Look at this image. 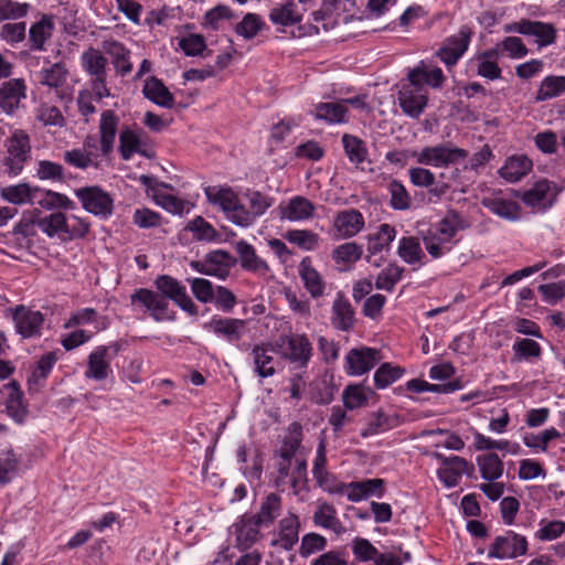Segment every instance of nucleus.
<instances>
[{"instance_id":"61","label":"nucleus","mask_w":565,"mask_h":565,"mask_svg":"<svg viewBox=\"0 0 565 565\" xmlns=\"http://www.w3.org/2000/svg\"><path fill=\"white\" fill-rule=\"evenodd\" d=\"M286 238L297 246L311 250L318 246L319 236L312 231L308 230H292L286 234Z\"/></svg>"},{"instance_id":"51","label":"nucleus","mask_w":565,"mask_h":565,"mask_svg":"<svg viewBox=\"0 0 565 565\" xmlns=\"http://www.w3.org/2000/svg\"><path fill=\"white\" fill-rule=\"evenodd\" d=\"M140 136L131 129H124L119 135V152L124 160H129L134 153L139 152L146 156V152L140 150Z\"/></svg>"},{"instance_id":"55","label":"nucleus","mask_w":565,"mask_h":565,"mask_svg":"<svg viewBox=\"0 0 565 565\" xmlns=\"http://www.w3.org/2000/svg\"><path fill=\"white\" fill-rule=\"evenodd\" d=\"M404 373V370L391 363H383L374 373L375 386L380 390L386 388L396 382Z\"/></svg>"},{"instance_id":"7","label":"nucleus","mask_w":565,"mask_h":565,"mask_svg":"<svg viewBox=\"0 0 565 565\" xmlns=\"http://www.w3.org/2000/svg\"><path fill=\"white\" fill-rule=\"evenodd\" d=\"M299 516L294 512H288L273 531L270 545L284 551H291L299 541Z\"/></svg>"},{"instance_id":"58","label":"nucleus","mask_w":565,"mask_h":565,"mask_svg":"<svg viewBox=\"0 0 565 565\" xmlns=\"http://www.w3.org/2000/svg\"><path fill=\"white\" fill-rule=\"evenodd\" d=\"M475 440H476L475 446L478 450L498 449V450H507L511 454H516L519 450L518 444H512L511 441H509L507 439H500V440L491 439L490 437H487L480 433H477L475 435Z\"/></svg>"},{"instance_id":"4","label":"nucleus","mask_w":565,"mask_h":565,"mask_svg":"<svg viewBox=\"0 0 565 565\" xmlns=\"http://www.w3.org/2000/svg\"><path fill=\"white\" fill-rule=\"evenodd\" d=\"M415 156L417 162L420 164L447 167L466 159L468 151L458 147H451L449 143H443L434 147H425Z\"/></svg>"},{"instance_id":"29","label":"nucleus","mask_w":565,"mask_h":565,"mask_svg":"<svg viewBox=\"0 0 565 565\" xmlns=\"http://www.w3.org/2000/svg\"><path fill=\"white\" fill-rule=\"evenodd\" d=\"M256 519L252 515H244L239 522L235 524L236 544L241 550H247L255 544L260 537L259 527Z\"/></svg>"},{"instance_id":"17","label":"nucleus","mask_w":565,"mask_h":565,"mask_svg":"<svg viewBox=\"0 0 565 565\" xmlns=\"http://www.w3.org/2000/svg\"><path fill=\"white\" fill-rule=\"evenodd\" d=\"M298 275L303 288L313 300L322 298L327 294L328 282L315 268L310 257L301 259L298 266Z\"/></svg>"},{"instance_id":"2","label":"nucleus","mask_w":565,"mask_h":565,"mask_svg":"<svg viewBox=\"0 0 565 565\" xmlns=\"http://www.w3.org/2000/svg\"><path fill=\"white\" fill-rule=\"evenodd\" d=\"M468 226L462 216L449 211L447 215L438 223L435 231H429L423 237V243L427 253L433 258H440L451 250L452 239L456 234Z\"/></svg>"},{"instance_id":"21","label":"nucleus","mask_w":565,"mask_h":565,"mask_svg":"<svg viewBox=\"0 0 565 565\" xmlns=\"http://www.w3.org/2000/svg\"><path fill=\"white\" fill-rule=\"evenodd\" d=\"M26 97V85L22 78H13L0 87V113L12 115Z\"/></svg>"},{"instance_id":"57","label":"nucleus","mask_w":565,"mask_h":565,"mask_svg":"<svg viewBox=\"0 0 565 565\" xmlns=\"http://www.w3.org/2000/svg\"><path fill=\"white\" fill-rule=\"evenodd\" d=\"M265 26L263 19L256 13H247L243 20L235 26L238 35L246 40L255 38Z\"/></svg>"},{"instance_id":"3","label":"nucleus","mask_w":565,"mask_h":565,"mask_svg":"<svg viewBox=\"0 0 565 565\" xmlns=\"http://www.w3.org/2000/svg\"><path fill=\"white\" fill-rule=\"evenodd\" d=\"M7 156L3 159L6 172L9 175H18L30 159V137L23 130H14L6 141Z\"/></svg>"},{"instance_id":"45","label":"nucleus","mask_w":565,"mask_h":565,"mask_svg":"<svg viewBox=\"0 0 565 565\" xmlns=\"http://www.w3.org/2000/svg\"><path fill=\"white\" fill-rule=\"evenodd\" d=\"M82 66L89 76L107 75V60L100 51L89 47L81 56Z\"/></svg>"},{"instance_id":"43","label":"nucleus","mask_w":565,"mask_h":565,"mask_svg":"<svg viewBox=\"0 0 565 565\" xmlns=\"http://www.w3.org/2000/svg\"><path fill=\"white\" fill-rule=\"evenodd\" d=\"M68 218L62 212H54L38 221L39 228L50 237L55 235L67 237Z\"/></svg>"},{"instance_id":"11","label":"nucleus","mask_w":565,"mask_h":565,"mask_svg":"<svg viewBox=\"0 0 565 565\" xmlns=\"http://www.w3.org/2000/svg\"><path fill=\"white\" fill-rule=\"evenodd\" d=\"M281 355L300 367L307 366L312 352L309 339L305 334H296L279 339Z\"/></svg>"},{"instance_id":"34","label":"nucleus","mask_w":565,"mask_h":565,"mask_svg":"<svg viewBox=\"0 0 565 565\" xmlns=\"http://www.w3.org/2000/svg\"><path fill=\"white\" fill-rule=\"evenodd\" d=\"M384 481L382 479H367L360 482H350L347 486V497L358 502L371 495L382 497Z\"/></svg>"},{"instance_id":"32","label":"nucleus","mask_w":565,"mask_h":565,"mask_svg":"<svg viewBox=\"0 0 565 565\" xmlns=\"http://www.w3.org/2000/svg\"><path fill=\"white\" fill-rule=\"evenodd\" d=\"M499 49H489L476 55L477 74L490 81L499 79L502 71L498 65Z\"/></svg>"},{"instance_id":"52","label":"nucleus","mask_w":565,"mask_h":565,"mask_svg":"<svg viewBox=\"0 0 565 565\" xmlns=\"http://www.w3.org/2000/svg\"><path fill=\"white\" fill-rule=\"evenodd\" d=\"M404 268L396 264H388L377 275L375 287L381 290L392 291L394 286L402 279Z\"/></svg>"},{"instance_id":"18","label":"nucleus","mask_w":565,"mask_h":565,"mask_svg":"<svg viewBox=\"0 0 565 565\" xmlns=\"http://www.w3.org/2000/svg\"><path fill=\"white\" fill-rule=\"evenodd\" d=\"M330 322L334 329L342 332H349L354 329L356 322L355 311L342 291H338L332 301Z\"/></svg>"},{"instance_id":"10","label":"nucleus","mask_w":565,"mask_h":565,"mask_svg":"<svg viewBox=\"0 0 565 565\" xmlns=\"http://www.w3.org/2000/svg\"><path fill=\"white\" fill-rule=\"evenodd\" d=\"M433 456L441 463L437 475L440 481L448 488L457 486L463 475H469V468L473 470V466L469 465L462 457H445L439 452H434Z\"/></svg>"},{"instance_id":"20","label":"nucleus","mask_w":565,"mask_h":565,"mask_svg":"<svg viewBox=\"0 0 565 565\" xmlns=\"http://www.w3.org/2000/svg\"><path fill=\"white\" fill-rule=\"evenodd\" d=\"M504 31L534 36L540 45L551 44L555 39L554 28L548 23L540 21L521 20L504 25Z\"/></svg>"},{"instance_id":"33","label":"nucleus","mask_w":565,"mask_h":565,"mask_svg":"<svg viewBox=\"0 0 565 565\" xmlns=\"http://www.w3.org/2000/svg\"><path fill=\"white\" fill-rule=\"evenodd\" d=\"M311 114L316 119L323 120L329 125L348 121V108L340 102L319 103L315 106Z\"/></svg>"},{"instance_id":"38","label":"nucleus","mask_w":565,"mask_h":565,"mask_svg":"<svg viewBox=\"0 0 565 565\" xmlns=\"http://www.w3.org/2000/svg\"><path fill=\"white\" fill-rule=\"evenodd\" d=\"M532 169L531 160L525 156H514L509 158L504 166L500 168L499 174L508 182H518Z\"/></svg>"},{"instance_id":"15","label":"nucleus","mask_w":565,"mask_h":565,"mask_svg":"<svg viewBox=\"0 0 565 565\" xmlns=\"http://www.w3.org/2000/svg\"><path fill=\"white\" fill-rule=\"evenodd\" d=\"M365 225L364 216L356 209L340 211L333 217L332 231L335 238L345 239L359 234Z\"/></svg>"},{"instance_id":"8","label":"nucleus","mask_w":565,"mask_h":565,"mask_svg":"<svg viewBox=\"0 0 565 565\" xmlns=\"http://www.w3.org/2000/svg\"><path fill=\"white\" fill-rule=\"evenodd\" d=\"M156 287L161 292V296L169 298L175 302L185 312L195 316L198 315V307L188 296L185 287L177 279L162 275L154 281Z\"/></svg>"},{"instance_id":"64","label":"nucleus","mask_w":565,"mask_h":565,"mask_svg":"<svg viewBox=\"0 0 565 565\" xmlns=\"http://www.w3.org/2000/svg\"><path fill=\"white\" fill-rule=\"evenodd\" d=\"M26 32L25 22L6 23L0 29V39L14 45L24 40Z\"/></svg>"},{"instance_id":"12","label":"nucleus","mask_w":565,"mask_h":565,"mask_svg":"<svg viewBox=\"0 0 565 565\" xmlns=\"http://www.w3.org/2000/svg\"><path fill=\"white\" fill-rule=\"evenodd\" d=\"M76 196L83 207L98 216L107 217L113 212V200L108 193L97 186H88L76 190Z\"/></svg>"},{"instance_id":"54","label":"nucleus","mask_w":565,"mask_h":565,"mask_svg":"<svg viewBox=\"0 0 565 565\" xmlns=\"http://www.w3.org/2000/svg\"><path fill=\"white\" fill-rule=\"evenodd\" d=\"M328 545L327 539L316 532H310L301 537L299 554L301 557H309L316 553L323 552Z\"/></svg>"},{"instance_id":"39","label":"nucleus","mask_w":565,"mask_h":565,"mask_svg":"<svg viewBox=\"0 0 565 565\" xmlns=\"http://www.w3.org/2000/svg\"><path fill=\"white\" fill-rule=\"evenodd\" d=\"M0 194L4 201L11 204H34V199L38 196V188H31L28 183H20L2 188Z\"/></svg>"},{"instance_id":"49","label":"nucleus","mask_w":565,"mask_h":565,"mask_svg":"<svg viewBox=\"0 0 565 565\" xmlns=\"http://www.w3.org/2000/svg\"><path fill=\"white\" fill-rule=\"evenodd\" d=\"M342 145L350 162L360 164L366 160L367 149L365 142L360 138L344 134L342 136Z\"/></svg>"},{"instance_id":"28","label":"nucleus","mask_w":565,"mask_h":565,"mask_svg":"<svg viewBox=\"0 0 565 565\" xmlns=\"http://www.w3.org/2000/svg\"><path fill=\"white\" fill-rule=\"evenodd\" d=\"M210 330L224 337L228 342L239 341L245 332L246 322L235 318H213L209 323Z\"/></svg>"},{"instance_id":"47","label":"nucleus","mask_w":565,"mask_h":565,"mask_svg":"<svg viewBox=\"0 0 565 565\" xmlns=\"http://www.w3.org/2000/svg\"><path fill=\"white\" fill-rule=\"evenodd\" d=\"M565 92V76H546L536 90L535 100L544 102L561 96Z\"/></svg>"},{"instance_id":"14","label":"nucleus","mask_w":565,"mask_h":565,"mask_svg":"<svg viewBox=\"0 0 565 565\" xmlns=\"http://www.w3.org/2000/svg\"><path fill=\"white\" fill-rule=\"evenodd\" d=\"M245 198L247 200V206L242 204L241 217H238L239 226L242 227L253 225L274 203L271 196L254 190H247Z\"/></svg>"},{"instance_id":"5","label":"nucleus","mask_w":565,"mask_h":565,"mask_svg":"<svg viewBox=\"0 0 565 565\" xmlns=\"http://www.w3.org/2000/svg\"><path fill=\"white\" fill-rule=\"evenodd\" d=\"M207 201L222 210L226 218L239 226L242 203L238 195L230 186L213 185L205 189Z\"/></svg>"},{"instance_id":"30","label":"nucleus","mask_w":565,"mask_h":565,"mask_svg":"<svg viewBox=\"0 0 565 565\" xmlns=\"http://www.w3.org/2000/svg\"><path fill=\"white\" fill-rule=\"evenodd\" d=\"M68 74L70 72L65 64L54 63L40 71L39 83L60 93L67 84Z\"/></svg>"},{"instance_id":"35","label":"nucleus","mask_w":565,"mask_h":565,"mask_svg":"<svg viewBox=\"0 0 565 565\" xmlns=\"http://www.w3.org/2000/svg\"><path fill=\"white\" fill-rule=\"evenodd\" d=\"M397 255L408 265H424L426 255L417 237L404 236L398 241Z\"/></svg>"},{"instance_id":"46","label":"nucleus","mask_w":565,"mask_h":565,"mask_svg":"<svg viewBox=\"0 0 565 565\" xmlns=\"http://www.w3.org/2000/svg\"><path fill=\"white\" fill-rule=\"evenodd\" d=\"M355 7L356 0H322L321 9L312 13L313 21H323L327 19V15H331L333 12L337 14L347 12L352 17Z\"/></svg>"},{"instance_id":"27","label":"nucleus","mask_w":565,"mask_h":565,"mask_svg":"<svg viewBox=\"0 0 565 565\" xmlns=\"http://www.w3.org/2000/svg\"><path fill=\"white\" fill-rule=\"evenodd\" d=\"M268 18L279 31H285V28L299 23L302 15L298 12L296 2L288 0L285 3L271 8Z\"/></svg>"},{"instance_id":"23","label":"nucleus","mask_w":565,"mask_h":565,"mask_svg":"<svg viewBox=\"0 0 565 565\" xmlns=\"http://www.w3.org/2000/svg\"><path fill=\"white\" fill-rule=\"evenodd\" d=\"M279 217L290 222H300L309 220L313 216L316 206L305 196L297 195L291 198L288 202L280 204Z\"/></svg>"},{"instance_id":"9","label":"nucleus","mask_w":565,"mask_h":565,"mask_svg":"<svg viewBox=\"0 0 565 565\" xmlns=\"http://www.w3.org/2000/svg\"><path fill=\"white\" fill-rule=\"evenodd\" d=\"M380 359V351L376 349L353 348L345 355L344 370L348 375L360 376L371 371Z\"/></svg>"},{"instance_id":"6","label":"nucleus","mask_w":565,"mask_h":565,"mask_svg":"<svg viewBox=\"0 0 565 565\" xmlns=\"http://www.w3.org/2000/svg\"><path fill=\"white\" fill-rule=\"evenodd\" d=\"M526 552V537L513 531H507L494 539L489 548L488 556L499 559L516 558L518 556L525 555Z\"/></svg>"},{"instance_id":"26","label":"nucleus","mask_w":565,"mask_h":565,"mask_svg":"<svg viewBox=\"0 0 565 565\" xmlns=\"http://www.w3.org/2000/svg\"><path fill=\"white\" fill-rule=\"evenodd\" d=\"M118 125L119 117L115 111L107 109L100 114L98 129L100 136V151L104 156H107L113 151Z\"/></svg>"},{"instance_id":"50","label":"nucleus","mask_w":565,"mask_h":565,"mask_svg":"<svg viewBox=\"0 0 565 565\" xmlns=\"http://www.w3.org/2000/svg\"><path fill=\"white\" fill-rule=\"evenodd\" d=\"M53 22L50 18L43 17L34 23L29 31V40L32 50H43L45 41L52 35Z\"/></svg>"},{"instance_id":"53","label":"nucleus","mask_w":565,"mask_h":565,"mask_svg":"<svg viewBox=\"0 0 565 565\" xmlns=\"http://www.w3.org/2000/svg\"><path fill=\"white\" fill-rule=\"evenodd\" d=\"M363 255V248L355 242H348L337 246L332 250V259L337 264H352L358 262Z\"/></svg>"},{"instance_id":"41","label":"nucleus","mask_w":565,"mask_h":565,"mask_svg":"<svg viewBox=\"0 0 565 565\" xmlns=\"http://www.w3.org/2000/svg\"><path fill=\"white\" fill-rule=\"evenodd\" d=\"M274 350L268 345H256L253 351L255 372L260 377L273 376L276 372Z\"/></svg>"},{"instance_id":"59","label":"nucleus","mask_w":565,"mask_h":565,"mask_svg":"<svg viewBox=\"0 0 565 565\" xmlns=\"http://www.w3.org/2000/svg\"><path fill=\"white\" fill-rule=\"evenodd\" d=\"M371 391L364 390L361 385H349L342 394L344 406L355 409L366 405Z\"/></svg>"},{"instance_id":"37","label":"nucleus","mask_w":565,"mask_h":565,"mask_svg":"<svg viewBox=\"0 0 565 565\" xmlns=\"http://www.w3.org/2000/svg\"><path fill=\"white\" fill-rule=\"evenodd\" d=\"M146 98L158 106L171 108L174 104V97L167 86L158 78L151 77L146 81L142 89Z\"/></svg>"},{"instance_id":"19","label":"nucleus","mask_w":565,"mask_h":565,"mask_svg":"<svg viewBox=\"0 0 565 565\" xmlns=\"http://www.w3.org/2000/svg\"><path fill=\"white\" fill-rule=\"evenodd\" d=\"M12 318L17 332L23 338H33L41 334L44 316L40 311L31 310L24 306H17Z\"/></svg>"},{"instance_id":"60","label":"nucleus","mask_w":565,"mask_h":565,"mask_svg":"<svg viewBox=\"0 0 565 565\" xmlns=\"http://www.w3.org/2000/svg\"><path fill=\"white\" fill-rule=\"evenodd\" d=\"M301 426L294 423L289 426L288 436L285 438L284 447L280 450V457L285 460L294 459L295 452L301 444Z\"/></svg>"},{"instance_id":"63","label":"nucleus","mask_w":565,"mask_h":565,"mask_svg":"<svg viewBox=\"0 0 565 565\" xmlns=\"http://www.w3.org/2000/svg\"><path fill=\"white\" fill-rule=\"evenodd\" d=\"M388 192L391 194V205L394 210L403 211L411 206V198L405 186L399 181H390Z\"/></svg>"},{"instance_id":"24","label":"nucleus","mask_w":565,"mask_h":565,"mask_svg":"<svg viewBox=\"0 0 565 565\" xmlns=\"http://www.w3.org/2000/svg\"><path fill=\"white\" fill-rule=\"evenodd\" d=\"M396 237V230L394 226L390 224H381L376 232L370 233L366 236L367 247H366V262L371 263L372 257L381 254L384 250H388L392 242Z\"/></svg>"},{"instance_id":"56","label":"nucleus","mask_w":565,"mask_h":565,"mask_svg":"<svg viewBox=\"0 0 565 565\" xmlns=\"http://www.w3.org/2000/svg\"><path fill=\"white\" fill-rule=\"evenodd\" d=\"M36 119L45 127L62 128L65 125V118L58 107L42 104L36 109Z\"/></svg>"},{"instance_id":"1","label":"nucleus","mask_w":565,"mask_h":565,"mask_svg":"<svg viewBox=\"0 0 565 565\" xmlns=\"http://www.w3.org/2000/svg\"><path fill=\"white\" fill-rule=\"evenodd\" d=\"M445 76L439 67H428L422 64L408 73L407 85L398 92V104L403 111L411 117H418L427 105V92L424 85L441 86Z\"/></svg>"},{"instance_id":"36","label":"nucleus","mask_w":565,"mask_h":565,"mask_svg":"<svg viewBox=\"0 0 565 565\" xmlns=\"http://www.w3.org/2000/svg\"><path fill=\"white\" fill-rule=\"evenodd\" d=\"M34 204L44 210H74L76 204L63 193L52 190H41L38 188V196Z\"/></svg>"},{"instance_id":"22","label":"nucleus","mask_w":565,"mask_h":565,"mask_svg":"<svg viewBox=\"0 0 565 565\" xmlns=\"http://www.w3.org/2000/svg\"><path fill=\"white\" fill-rule=\"evenodd\" d=\"M312 522L316 526L330 530L340 536L345 533V527L338 518L337 509L333 504L319 500L312 514Z\"/></svg>"},{"instance_id":"62","label":"nucleus","mask_w":565,"mask_h":565,"mask_svg":"<svg viewBox=\"0 0 565 565\" xmlns=\"http://www.w3.org/2000/svg\"><path fill=\"white\" fill-rule=\"evenodd\" d=\"M284 294L289 309L296 316L305 319L311 316L310 302L305 296H298L291 289H286Z\"/></svg>"},{"instance_id":"48","label":"nucleus","mask_w":565,"mask_h":565,"mask_svg":"<svg viewBox=\"0 0 565 565\" xmlns=\"http://www.w3.org/2000/svg\"><path fill=\"white\" fill-rule=\"evenodd\" d=\"M481 477L488 481H494L503 475V462L495 454L482 455L477 458Z\"/></svg>"},{"instance_id":"40","label":"nucleus","mask_w":565,"mask_h":565,"mask_svg":"<svg viewBox=\"0 0 565 565\" xmlns=\"http://www.w3.org/2000/svg\"><path fill=\"white\" fill-rule=\"evenodd\" d=\"M103 49L106 54L111 57V62L117 72L125 76L132 70V64L129 61V51L117 41L103 42Z\"/></svg>"},{"instance_id":"16","label":"nucleus","mask_w":565,"mask_h":565,"mask_svg":"<svg viewBox=\"0 0 565 565\" xmlns=\"http://www.w3.org/2000/svg\"><path fill=\"white\" fill-rule=\"evenodd\" d=\"M557 194L556 186L551 181L542 179L536 181L531 189L524 191L521 199L524 204L542 211L552 206Z\"/></svg>"},{"instance_id":"31","label":"nucleus","mask_w":565,"mask_h":565,"mask_svg":"<svg viewBox=\"0 0 565 565\" xmlns=\"http://www.w3.org/2000/svg\"><path fill=\"white\" fill-rule=\"evenodd\" d=\"M281 510V497L277 493H269L260 502L258 512L252 516L256 519V523L268 527L280 515Z\"/></svg>"},{"instance_id":"13","label":"nucleus","mask_w":565,"mask_h":565,"mask_svg":"<svg viewBox=\"0 0 565 565\" xmlns=\"http://www.w3.org/2000/svg\"><path fill=\"white\" fill-rule=\"evenodd\" d=\"M130 299L132 305H139L145 311L150 312L156 321L172 319L167 299L156 291L140 288L130 296Z\"/></svg>"},{"instance_id":"25","label":"nucleus","mask_w":565,"mask_h":565,"mask_svg":"<svg viewBox=\"0 0 565 565\" xmlns=\"http://www.w3.org/2000/svg\"><path fill=\"white\" fill-rule=\"evenodd\" d=\"M111 373L110 358L108 348L105 345L97 347L89 355L85 377L95 381H104Z\"/></svg>"},{"instance_id":"44","label":"nucleus","mask_w":565,"mask_h":565,"mask_svg":"<svg viewBox=\"0 0 565 565\" xmlns=\"http://www.w3.org/2000/svg\"><path fill=\"white\" fill-rule=\"evenodd\" d=\"M236 250L239 255V262L243 268L257 273H266L268 270L266 262L256 255L250 244L241 241L236 244Z\"/></svg>"},{"instance_id":"42","label":"nucleus","mask_w":565,"mask_h":565,"mask_svg":"<svg viewBox=\"0 0 565 565\" xmlns=\"http://www.w3.org/2000/svg\"><path fill=\"white\" fill-rule=\"evenodd\" d=\"M482 205L493 214L509 221L520 218V205L514 201L501 198H488L482 200Z\"/></svg>"}]
</instances>
